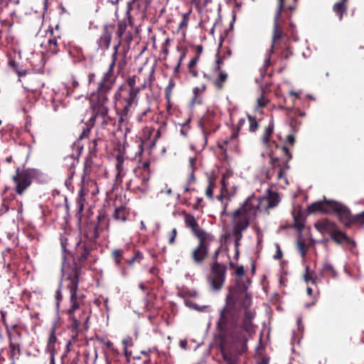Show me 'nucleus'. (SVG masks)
I'll list each match as a JSON object with an SVG mask.
<instances>
[{"label": "nucleus", "instance_id": "1", "mask_svg": "<svg viewBox=\"0 0 364 364\" xmlns=\"http://www.w3.org/2000/svg\"><path fill=\"white\" fill-rule=\"evenodd\" d=\"M236 276L235 283L229 287V293L225 298V306L220 313L219 320L222 323L235 321L239 322V312L244 310V317L242 320L243 328L249 331L255 318V313L250 309L252 305V296L247 293L251 280L245 276V269L242 265L237 266L235 270Z\"/></svg>", "mask_w": 364, "mask_h": 364}, {"label": "nucleus", "instance_id": "2", "mask_svg": "<svg viewBox=\"0 0 364 364\" xmlns=\"http://www.w3.org/2000/svg\"><path fill=\"white\" fill-rule=\"evenodd\" d=\"M220 331V350L223 361L219 364H239V357L247 350L248 336L254 331L253 323L249 331L243 328V322L217 323Z\"/></svg>", "mask_w": 364, "mask_h": 364}, {"label": "nucleus", "instance_id": "3", "mask_svg": "<svg viewBox=\"0 0 364 364\" xmlns=\"http://www.w3.org/2000/svg\"><path fill=\"white\" fill-rule=\"evenodd\" d=\"M139 77L136 75L128 76L114 92L113 100L116 105V112L119 116V124L127 122L132 106L137 105L138 95L146 87V80L141 86H136Z\"/></svg>", "mask_w": 364, "mask_h": 364}, {"label": "nucleus", "instance_id": "4", "mask_svg": "<svg viewBox=\"0 0 364 364\" xmlns=\"http://www.w3.org/2000/svg\"><path fill=\"white\" fill-rule=\"evenodd\" d=\"M114 69L112 66H109L98 82L97 90L90 95V109L92 114L90 119V122H94L98 117H105L108 114L107 95L113 89L117 77V75L114 73Z\"/></svg>", "mask_w": 364, "mask_h": 364}, {"label": "nucleus", "instance_id": "5", "mask_svg": "<svg viewBox=\"0 0 364 364\" xmlns=\"http://www.w3.org/2000/svg\"><path fill=\"white\" fill-rule=\"evenodd\" d=\"M274 129V120L271 119L262 136V140L264 145L269 147L274 146L276 149H280L283 156L280 159L275 155L273 151L270 152L269 158L272 169L267 172V178L270 179L276 175L277 179L281 180L284 176V171L290 168L289 162L292 159V155L286 146H279L275 141H270Z\"/></svg>", "mask_w": 364, "mask_h": 364}, {"label": "nucleus", "instance_id": "6", "mask_svg": "<svg viewBox=\"0 0 364 364\" xmlns=\"http://www.w3.org/2000/svg\"><path fill=\"white\" fill-rule=\"evenodd\" d=\"M260 199L254 195L249 196L241 205L230 214L232 231L243 232L255 220L259 206Z\"/></svg>", "mask_w": 364, "mask_h": 364}, {"label": "nucleus", "instance_id": "7", "mask_svg": "<svg viewBox=\"0 0 364 364\" xmlns=\"http://www.w3.org/2000/svg\"><path fill=\"white\" fill-rule=\"evenodd\" d=\"M282 23L283 21H274L272 43L264 64L265 68L271 64V56L275 51L280 50L279 56L281 60H287L294 55L288 43V36L283 30Z\"/></svg>", "mask_w": 364, "mask_h": 364}, {"label": "nucleus", "instance_id": "8", "mask_svg": "<svg viewBox=\"0 0 364 364\" xmlns=\"http://www.w3.org/2000/svg\"><path fill=\"white\" fill-rule=\"evenodd\" d=\"M131 9L132 8L130 7V5H129L126 11L125 18L122 21H119L117 24V29L115 34L118 41L113 47V53L111 56L112 60L109 65L114 68L117 61L118 50L122 43H125L129 46L134 38L133 31H134L135 33H137V28L135 26L133 18L131 16Z\"/></svg>", "mask_w": 364, "mask_h": 364}, {"label": "nucleus", "instance_id": "9", "mask_svg": "<svg viewBox=\"0 0 364 364\" xmlns=\"http://www.w3.org/2000/svg\"><path fill=\"white\" fill-rule=\"evenodd\" d=\"M70 306L67 311L69 321V328L72 331L73 337H77L80 331V327L83 325L85 329L88 328L87 323L90 319V315L85 311L81 310L79 313V318H77L76 311L80 309L83 304L80 299L77 297V293L72 294L70 296Z\"/></svg>", "mask_w": 364, "mask_h": 364}, {"label": "nucleus", "instance_id": "10", "mask_svg": "<svg viewBox=\"0 0 364 364\" xmlns=\"http://www.w3.org/2000/svg\"><path fill=\"white\" fill-rule=\"evenodd\" d=\"M314 227L322 234H329L331 240L338 245L346 242L353 247L356 246V242L353 239L348 237L346 232L341 231L336 223L327 218L317 221L314 224Z\"/></svg>", "mask_w": 364, "mask_h": 364}, {"label": "nucleus", "instance_id": "11", "mask_svg": "<svg viewBox=\"0 0 364 364\" xmlns=\"http://www.w3.org/2000/svg\"><path fill=\"white\" fill-rule=\"evenodd\" d=\"M42 172L37 168H28L20 170L18 168L16 174L12 176L15 186L14 190L16 193L22 196L31 186L34 179H39L42 176Z\"/></svg>", "mask_w": 364, "mask_h": 364}, {"label": "nucleus", "instance_id": "12", "mask_svg": "<svg viewBox=\"0 0 364 364\" xmlns=\"http://www.w3.org/2000/svg\"><path fill=\"white\" fill-rule=\"evenodd\" d=\"M334 208L339 222L346 228H350L354 225L364 224V210L357 215H353L350 210L344 204L338 202Z\"/></svg>", "mask_w": 364, "mask_h": 364}, {"label": "nucleus", "instance_id": "13", "mask_svg": "<svg viewBox=\"0 0 364 364\" xmlns=\"http://www.w3.org/2000/svg\"><path fill=\"white\" fill-rule=\"evenodd\" d=\"M197 238L198 243L191 250V258L194 264L201 265L208 257L210 245L214 241L215 237L213 235L209 234Z\"/></svg>", "mask_w": 364, "mask_h": 364}, {"label": "nucleus", "instance_id": "14", "mask_svg": "<svg viewBox=\"0 0 364 364\" xmlns=\"http://www.w3.org/2000/svg\"><path fill=\"white\" fill-rule=\"evenodd\" d=\"M227 267L219 262H213L210 265V272L207 280L211 290L220 291L226 279Z\"/></svg>", "mask_w": 364, "mask_h": 364}, {"label": "nucleus", "instance_id": "15", "mask_svg": "<svg viewBox=\"0 0 364 364\" xmlns=\"http://www.w3.org/2000/svg\"><path fill=\"white\" fill-rule=\"evenodd\" d=\"M8 64L9 67L18 74L19 77H25V85H23V87L28 92H31L36 95L39 92L42 87H43L44 83L43 82L39 80L37 77L33 75H28L27 76L26 70L20 69L18 63L14 59L9 58Z\"/></svg>", "mask_w": 364, "mask_h": 364}, {"label": "nucleus", "instance_id": "16", "mask_svg": "<svg viewBox=\"0 0 364 364\" xmlns=\"http://www.w3.org/2000/svg\"><path fill=\"white\" fill-rule=\"evenodd\" d=\"M149 180L147 173L143 174L140 170H134L132 175L126 183V188L135 193H146L149 189Z\"/></svg>", "mask_w": 364, "mask_h": 364}, {"label": "nucleus", "instance_id": "17", "mask_svg": "<svg viewBox=\"0 0 364 364\" xmlns=\"http://www.w3.org/2000/svg\"><path fill=\"white\" fill-rule=\"evenodd\" d=\"M77 245L76 257L74 259L73 262H75L77 265L80 266V269H82L86 262L92 263L95 261L92 254L95 249V244L80 241L77 243Z\"/></svg>", "mask_w": 364, "mask_h": 364}, {"label": "nucleus", "instance_id": "18", "mask_svg": "<svg viewBox=\"0 0 364 364\" xmlns=\"http://www.w3.org/2000/svg\"><path fill=\"white\" fill-rule=\"evenodd\" d=\"M63 270L65 271L66 281L68 282L67 289L70 291V294L77 293L78 285L82 274L80 266L77 265L74 262L71 266H63Z\"/></svg>", "mask_w": 364, "mask_h": 364}, {"label": "nucleus", "instance_id": "19", "mask_svg": "<svg viewBox=\"0 0 364 364\" xmlns=\"http://www.w3.org/2000/svg\"><path fill=\"white\" fill-rule=\"evenodd\" d=\"M98 166L95 160L86 158L84 164L83 173L82 175L81 185L90 186L92 194L97 190L96 182L91 178V173L94 168Z\"/></svg>", "mask_w": 364, "mask_h": 364}, {"label": "nucleus", "instance_id": "20", "mask_svg": "<svg viewBox=\"0 0 364 364\" xmlns=\"http://www.w3.org/2000/svg\"><path fill=\"white\" fill-rule=\"evenodd\" d=\"M200 124L205 141H207L208 135L215 132L219 128L214 112H208L201 119Z\"/></svg>", "mask_w": 364, "mask_h": 364}, {"label": "nucleus", "instance_id": "21", "mask_svg": "<svg viewBox=\"0 0 364 364\" xmlns=\"http://www.w3.org/2000/svg\"><path fill=\"white\" fill-rule=\"evenodd\" d=\"M102 230L97 226L95 221L87 222L82 228V235L83 242L95 244L97 238L100 237V231Z\"/></svg>", "mask_w": 364, "mask_h": 364}, {"label": "nucleus", "instance_id": "22", "mask_svg": "<svg viewBox=\"0 0 364 364\" xmlns=\"http://www.w3.org/2000/svg\"><path fill=\"white\" fill-rule=\"evenodd\" d=\"M115 29V26L113 23L105 24L102 29V34L97 40V45L98 49L102 51L107 50L111 43L112 33Z\"/></svg>", "mask_w": 364, "mask_h": 364}, {"label": "nucleus", "instance_id": "23", "mask_svg": "<svg viewBox=\"0 0 364 364\" xmlns=\"http://www.w3.org/2000/svg\"><path fill=\"white\" fill-rule=\"evenodd\" d=\"M2 208L4 209V212L6 213L9 210H14L18 213L21 214L23 213V203L18 200L16 196L11 193L6 196L2 203Z\"/></svg>", "mask_w": 364, "mask_h": 364}, {"label": "nucleus", "instance_id": "24", "mask_svg": "<svg viewBox=\"0 0 364 364\" xmlns=\"http://www.w3.org/2000/svg\"><path fill=\"white\" fill-rule=\"evenodd\" d=\"M183 214L184 215V222L186 226L188 228H191L192 232L196 237H200L202 236L210 234L205 231L203 229L200 228L193 215L186 213V212H183Z\"/></svg>", "mask_w": 364, "mask_h": 364}, {"label": "nucleus", "instance_id": "25", "mask_svg": "<svg viewBox=\"0 0 364 364\" xmlns=\"http://www.w3.org/2000/svg\"><path fill=\"white\" fill-rule=\"evenodd\" d=\"M106 136L105 133L97 132V136L93 139L89 144V153L86 158L95 160L97 158L98 152L100 151L102 146L105 144V139Z\"/></svg>", "mask_w": 364, "mask_h": 364}, {"label": "nucleus", "instance_id": "26", "mask_svg": "<svg viewBox=\"0 0 364 364\" xmlns=\"http://www.w3.org/2000/svg\"><path fill=\"white\" fill-rule=\"evenodd\" d=\"M115 168L117 173L115 176V181L117 183H121L123 177L126 175V170L124 168V157L119 153L115 157Z\"/></svg>", "mask_w": 364, "mask_h": 364}, {"label": "nucleus", "instance_id": "27", "mask_svg": "<svg viewBox=\"0 0 364 364\" xmlns=\"http://www.w3.org/2000/svg\"><path fill=\"white\" fill-rule=\"evenodd\" d=\"M98 118H102L100 129H101L102 133H103V132H106L105 136L106 134L108 135L110 133H114L116 124L115 119L110 117L108 114L105 117H98Z\"/></svg>", "mask_w": 364, "mask_h": 364}, {"label": "nucleus", "instance_id": "28", "mask_svg": "<svg viewBox=\"0 0 364 364\" xmlns=\"http://www.w3.org/2000/svg\"><path fill=\"white\" fill-rule=\"evenodd\" d=\"M56 326L53 325L50 331L49 336L46 348V350L50 353V358H55L56 350L55 344L57 341L56 335Z\"/></svg>", "mask_w": 364, "mask_h": 364}, {"label": "nucleus", "instance_id": "29", "mask_svg": "<svg viewBox=\"0 0 364 364\" xmlns=\"http://www.w3.org/2000/svg\"><path fill=\"white\" fill-rule=\"evenodd\" d=\"M286 1L287 0H278V4L274 18V21H284L282 17V13H285L287 11H290L291 12L295 9L294 6L287 5Z\"/></svg>", "mask_w": 364, "mask_h": 364}, {"label": "nucleus", "instance_id": "30", "mask_svg": "<svg viewBox=\"0 0 364 364\" xmlns=\"http://www.w3.org/2000/svg\"><path fill=\"white\" fill-rule=\"evenodd\" d=\"M214 72L216 73L217 75L213 80V85L217 90L220 91L224 88L225 84L228 80V74L225 70Z\"/></svg>", "mask_w": 364, "mask_h": 364}, {"label": "nucleus", "instance_id": "31", "mask_svg": "<svg viewBox=\"0 0 364 364\" xmlns=\"http://www.w3.org/2000/svg\"><path fill=\"white\" fill-rule=\"evenodd\" d=\"M6 331L9 341H19L21 339V329L17 323H11L9 326H6Z\"/></svg>", "mask_w": 364, "mask_h": 364}, {"label": "nucleus", "instance_id": "32", "mask_svg": "<svg viewBox=\"0 0 364 364\" xmlns=\"http://www.w3.org/2000/svg\"><path fill=\"white\" fill-rule=\"evenodd\" d=\"M259 198L260 199L261 202L262 200H267V205L265 207L266 210L275 208L276 206H277L280 201L278 193L271 191H268V195L267 198Z\"/></svg>", "mask_w": 364, "mask_h": 364}, {"label": "nucleus", "instance_id": "33", "mask_svg": "<svg viewBox=\"0 0 364 364\" xmlns=\"http://www.w3.org/2000/svg\"><path fill=\"white\" fill-rule=\"evenodd\" d=\"M90 186L81 185V188L79 191L76 200L77 207L79 212H82L84 209L85 204L86 202L85 196L87 194L88 192L90 191Z\"/></svg>", "mask_w": 364, "mask_h": 364}, {"label": "nucleus", "instance_id": "34", "mask_svg": "<svg viewBox=\"0 0 364 364\" xmlns=\"http://www.w3.org/2000/svg\"><path fill=\"white\" fill-rule=\"evenodd\" d=\"M68 53L76 61H80L85 58L82 48L76 45H69Z\"/></svg>", "mask_w": 364, "mask_h": 364}, {"label": "nucleus", "instance_id": "35", "mask_svg": "<svg viewBox=\"0 0 364 364\" xmlns=\"http://www.w3.org/2000/svg\"><path fill=\"white\" fill-rule=\"evenodd\" d=\"M129 215V212L126 207L121 205L117 208L113 213V218L119 222H125Z\"/></svg>", "mask_w": 364, "mask_h": 364}, {"label": "nucleus", "instance_id": "36", "mask_svg": "<svg viewBox=\"0 0 364 364\" xmlns=\"http://www.w3.org/2000/svg\"><path fill=\"white\" fill-rule=\"evenodd\" d=\"M321 277H332L335 278L337 275V272L334 268V267L330 264L329 262L323 263L322 268L320 271Z\"/></svg>", "mask_w": 364, "mask_h": 364}, {"label": "nucleus", "instance_id": "37", "mask_svg": "<svg viewBox=\"0 0 364 364\" xmlns=\"http://www.w3.org/2000/svg\"><path fill=\"white\" fill-rule=\"evenodd\" d=\"M97 225L100 228V229H108L109 228V220L107 219V216L105 209H100L98 211V214L97 216Z\"/></svg>", "mask_w": 364, "mask_h": 364}, {"label": "nucleus", "instance_id": "38", "mask_svg": "<svg viewBox=\"0 0 364 364\" xmlns=\"http://www.w3.org/2000/svg\"><path fill=\"white\" fill-rule=\"evenodd\" d=\"M46 48L47 52L51 55L58 54L60 51L58 43V38L53 36L48 40V43L46 45Z\"/></svg>", "mask_w": 364, "mask_h": 364}, {"label": "nucleus", "instance_id": "39", "mask_svg": "<svg viewBox=\"0 0 364 364\" xmlns=\"http://www.w3.org/2000/svg\"><path fill=\"white\" fill-rule=\"evenodd\" d=\"M338 204V201L333 200H327L326 198L323 200L322 208L321 213L326 214H332L335 211V205Z\"/></svg>", "mask_w": 364, "mask_h": 364}, {"label": "nucleus", "instance_id": "40", "mask_svg": "<svg viewBox=\"0 0 364 364\" xmlns=\"http://www.w3.org/2000/svg\"><path fill=\"white\" fill-rule=\"evenodd\" d=\"M347 1L348 0H341V1L336 3L333 6V10L338 16L339 20L343 18V14L347 10V7L346 6Z\"/></svg>", "mask_w": 364, "mask_h": 364}, {"label": "nucleus", "instance_id": "41", "mask_svg": "<svg viewBox=\"0 0 364 364\" xmlns=\"http://www.w3.org/2000/svg\"><path fill=\"white\" fill-rule=\"evenodd\" d=\"M125 254L126 251L123 249H115L112 252V257L113 258L116 265L120 266L122 260L126 259L124 258Z\"/></svg>", "mask_w": 364, "mask_h": 364}, {"label": "nucleus", "instance_id": "42", "mask_svg": "<svg viewBox=\"0 0 364 364\" xmlns=\"http://www.w3.org/2000/svg\"><path fill=\"white\" fill-rule=\"evenodd\" d=\"M144 259L143 253L139 250H133V256L125 259V262L129 266H132L134 263H140Z\"/></svg>", "mask_w": 364, "mask_h": 364}, {"label": "nucleus", "instance_id": "43", "mask_svg": "<svg viewBox=\"0 0 364 364\" xmlns=\"http://www.w3.org/2000/svg\"><path fill=\"white\" fill-rule=\"evenodd\" d=\"M176 86V82L173 78L169 79L168 84L165 88V98L166 101L171 99L172 91Z\"/></svg>", "mask_w": 364, "mask_h": 364}, {"label": "nucleus", "instance_id": "44", "mask_svg": "<svg viewBox=\"0 0 364 364\" xmlns=\"http://www.w3.org/2000/svg\"><path fill=\"white\" fill-rule=\"evenodd\" d=\"M245 124V119L244 118H241L239 119L237 124L233 129V132L230 136V140H233L237 139L238 136L239 132L242 129V126Z\"/></svg>", "mask_w": 364, "mask_h": 364}, {"label": "nucleus", "instance_id": "45", "mask_svg": "<svg viewBox=\"0 0 364 364\" xmlns=\"http://www.w3.org/2000/svg\"><path fill=\"white\" fill-rule=\"evenodd\" d=\"M323 200H318L308 206V212L309 213H321L322 208Z\"/></svg>", "mask_w": 364, "mask_h": 364}, {"label": "nucleus", "instance_id": "46", "mask_svg": "<svg viewBox=\"0 0 364 364\" xmlns=\"http://www.w3.org/2000/svg\"><path fill=\"white\" fill-rule=\"evenodd\" d=\"M134 171L140 170L141 173H147L149 178L151 177V171H150V161H146L143 163H141V165L136 166L134 169Z\"/></svg>", "mask_w": 364, "mask_h": 364}, {"label": "nucleus", "instance_id": "47", "mask_svg": "<svg viewBox=\"0 0 364 364\" xmlns=\"http://www.w3.org/2000/svg\"><path fill=\"white\" fill-rule=\"evenodd\" d=\"M297 249L301 254V257L304 259L308 252V246L306 245L304 240L299 239L297 240Z\"/></svg>", "mask_w": 364, "mask_h": 364}, {"label": "nucleus", "instance_id": "48", "mask_svg": "<svg viewBox=\"0 0 364 364\" xmlns=\"http://www.w3.org/2000/svg\"><path fill=\"white\" fill-rule=\"evenodd\" d=\"M126 54H127V51L125 50H124L122 58L119 60H118V58H117L115 65H117V73H119L124 68V66L127 64V60L125 59ZM119 55V54L118 53L117 55ZM117 58H118V56H117Z\"/></svg>", "mask_w": 364, "mask_h": 364}, {"label": "nucleus", "instance_id": "49", "mask_svg": "<svg viewBox=\"0 0 364 364\" xmlns=\"http://www.w3.org/2000/svg\"><path fill=\"white\" fill-rule=\"evenodd\" d=\"M247 119L249 121V131L250 132H255L258 128L259 124L255 117L247 115Z\"/></svg>", "mask_w": 364, "mask_h": 364}, {"label": "nucleus", "instance_id": "50", "mask_svg": "<svg viewBox=\"0 0 364 364\" xmlns=\"http://www.w3.org/2000/svg\"><path fill=\"white\" fill-rule=\"evenodd\" d=\"M215 187V183L210 178L208 180V186L205 190V196L212 199L213 197V189Z\"/></svg>", "mask_w": 364, "mask_h": 364}, {"label": "nucleus", "instance_id": "51", "mask_svg": "<svg viewBox=\"0 0 364 364\" xmlns=\"http://www.w3.org/2000/svg\"><path fill=\"white\" fill-rule=\"evenodd\" d=\"M305 274H304V279L306 282H311L312 284H316V278L313 277V272H310L309 266L305 267Z\"/></svg>", "mask_w": 364, "mask_h": 364}, {"label": "nucleus", "instance_id": "52", "mask_svg": "<svg viewBox=\"0 0 364 364\" xmlns=\"http://www.w3.org/2000/svg\"><path fill=\"white\" fill-rule=\"evenodd\" d=\"M243 232L232 231V236L235 238V250H239V246L240 245V241L243 237Z\"/></svg>", "mask_w": 364, "mask_h": 364}, {"label": "nucleus", "instance_id": "53", "mask_svg": "<svg viewBox=\"0 0 364 364\" xmlns=\"http://www.w3.org/2000/svg\"><path fill=\"white\" fill-rule=\"evenodd\" d=\"M18 341H9V348L11 353L14 354L16 350L18 355L21 354L20 344L17 343Z\"/></svg>", "mask_w": 364, "mask_h": 364}, {"label": "nucleus", "instance_id": "54", "mask_svg": "<svg viewBox=\"0 0 364 364\" xmlns=\"http://www.w3.org/2000/svg\"><path fill=\"white\" fill-rule=\"evenodd\" d=\"M211 2V0H193V3L196 5L198 9H201L207 6L208 4Z\"/></svg>", "mask_w": 364, "mask_h": 364}, {"label": "nucleus", "instance_id": "55", "mask_svg": "<svg viewBox=\"0 0 364 364\" xmlns=\"http://www.w3.org/2000/svg\"><path fill=\"white\" fill-rule=\"evenodd\" d=\"M225 56H219L217 55V59L215 60V67L214 68L213 71H223L222 65H223Z\"/></svg>", "mask_w": 364, "mask_h": 364}, {"label": "nucleus", "instance_id": "56", "mask_svg": "<svg viewBox=\"0 0 364 364\" xmlns=\"http://www.w3.org/2000/svg\"><path fill=\"white\" fill-rule=\"evenodd\" d=\"M177 235V230L176 228H173L170 232L168 234V244L173 245L175 242V239Z\"/></svg>", "mask_w": 364, "mask_h": 364}, {"label": "nucleus", "instance_id": "57", "mask_svg": "<svg viewBox=\"0 0 364 364\" xmlns=\"http://www.w3.org/2000/svg\"><path fill=\"white\" fill-rule=\"evenodd\" d=\"M177 50L181 53L178 61V64L181 65L182 61L183 60L186 55L187 48L178 46Z\"/></svg>", "mask_w": 364, "mask_h": 364}, {"label": "nucleus", "instance_id": "58", "mask_svg": "<svg viewBox=\"0 0 364 364\" xmlns=\"http://www.w3.org/2000/svg\"><path fill=\"white\" fill-rule=\"evenodd\" d=\"M61 289H62V285L60 284L59 285L58 289L56 290L55 294V299H56V301H57V306H59L60 302L63 299V295H62V293H61Z\"/></svg>", "mask_w": 364, "mask_h": 364}, {"label": "nucleus", "instance_id": "59", "mask_svg": "<svg viewBox=\"0 0 364 364\" xmlns=\"http://www.w3.org/2000/svg\"><path fill=\"white\" fill-rule=\"evenodd\" d=\"M79 85V82L77 80H73L72 82V87H69L68 88V95H71L73 92H74L75 89L77 88Z\"/></svg>", "mask_w": 364, "mask_h": 364}, {"label": "nucleus", "instance_id": "60", "mask_svg": "<svg viewBox=\"0 0 364 364\" xmlns=\"http://www.w3.org/2000/svg\"><path fill=\"white\" fill-rule=\"evenodd\" d=\"M68 240L66 237H61V238H60V244H61L63 251L64 252L68 251V250H67V247L68 245Z\"/></svg>", "mask_w": 364, "mask_h": 364}, {"label": "nucleus", "instance_id": "61", "mask_svg": "<svg viewBox=\"0 0 364 364\" xmlns=\"http://www.w3.org/2000/svg\"><path fill=\"white\" fill-rule=\"evenodd\" d=\"M276 247H277V251H276V254L274 255V258L275 259H280L283 256L282 251L278 244H277Z\"/></svg>", "mask_w": 364, "mask_h": 364}, {"label": "nucleus", "instance_id": "62", "mask_svg": "<svg viewBox=\"0 0 364 364\" xmlns=\"http://www.w3.org/2000/svg\"><path fill=\"white\" fill-rule=\"evenodd\" d=\"M181 134L184 137H187L188 136L189 132V127L183 124L180 130Z\"/></svg>", "mask_w": 364, "mask_h": 364}, {"label": "nucleus", "instance_id": "63", "mask_svg": "<svg viewBox=\"0 0 364 364\" xmlns=\"http://www.w3.org/2000/svg\"><path fill=\"white\" fill-rule=\"evenodd\" d=\"M198 60H199L198 55H196L188 63V68H194L195 65H196V63H198Z\"/></svg>", "mask_w": 364, "mask_h": 364}, {"label": "nucleus", "instance_id": "64", "mask_svg": "<svg viewBox=\"0 0 364 364\" xmlns=\"http://www.w3.org/2000/svg\"><path fill=\"white\" fill-rule=\"evenodd\" d=\"M287 142L291 145L294 146L295 144V137L293 134H289L287 136Z\"/></svg>", "mask_w": 364, "mask_h": 364}]
</instances>
